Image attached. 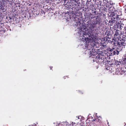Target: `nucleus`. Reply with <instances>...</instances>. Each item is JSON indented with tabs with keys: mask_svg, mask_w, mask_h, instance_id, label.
I'll return each instance as SVG.
<instances>
[{
	"mask_svg": "<svg viewBox=\"0 0 126 126\" xmlns=\"http://www.w3.org/2000/svg\"><path fill=\"white\" fill-rule=\"evenodd\" d=\"M86 24L84 23L80 24L79 26V31L80 33L79 38L82 41L84 42L85 45H88L92 40L95 38V35L91 31H90L87 28Z\"/></svg>",
	"mask_w": 126,
	"mask_h": 126,
	"instance_id": "nucleus-1",
	"label": "nucleus"
},
{
	"mask_svg": "<svg viewBox=\"0 0 126 126\" xmlns=\"http://www.w3.org/2000/svg\"><path fill=\"white\" fill-rule=\"evenodd\" d=\"M102 21L101 20H99L98 19H94L93 20L88 21L86 22L87 27L89 28L92 32L96 31V29H98L100 27L101 22Z\"/></svg>",
	"mask_w": 126,
	"mask_h": 126,
	"instance_id": "nucleus-2",
	"label": "nucleus"
},
{
	"mask_svg": "<svg viewBox=\"0 0 126 126\" xmlns=\"http://www.w3.org/2000/svg\"><path fill=\"white\" fill-rule=\"evenodd\" d=\"M92 13L90 11H87L85 12L84 16L82 18V20L83 21L88 22L92 20V19H94Z\"/></svg>",
	"mask_w": 126,
	"mask_h": 126,
	"instance_id": "nucleus-3",
	"label": "nucleus"
},
{
	"mask_svg": "<svg viewBox=\"0 0 126 126\" xmlns=\"http://www.w3.org/2000/svg\"><path fill=\"white\" fill-rule=\"evenodd\" d=\"M6 13H5L4 14H2V13L1 14V17L2 18H4V19H8L9 22L12 21L11 20H12L13 21H15L16 20V14L13 13L9 15V17H8L7 16H5Z\"/></svg>",
	"mask_w": 126,
	"mask_h": 126,
	"instance_id": "nucleus-4",
	"label": "nucleus"
},
{
	"mask_svg": "<svg viewBox=\"0 0 126 126\" xmlns=\"http://www.w3.org/2000/svg\"><path fill=\"white\" fill-rule=\"evenodd\" d=\"M106 4L105 6L107 8H108V9L111 11H113V9H115L114 7L113 6V3L112 1L111 0H107V1L106 2Z\"/></svg>",
	"mask_w": 126,
	"mask_h": 126,
	"instance_id": "nucleus-5",
	"label": "nucleus"
},
{
	"mask_svg": "<svg viewBox=\"0 0 126 126\" xmlns=\"http://www.w3.org/2000/svg\"><path fill=\"white\" fill-rule=\"evenodd\" d=\"M113 11H112L111 10V12L110 15L108 14L109 17V18H112L114 19H117V16L116 15V10H114L115 9H113Z\"/></svg>",
	"mask_w": 126,
	"mask_h": 126,
	"instance_id": "nucleus-6",
	"label": "nucleus"
},
{
	"mask_svg": "<svg viewBox=\"0 0 126 126\" xmlns=\"http://www.w3.org/2000/svg\"><path fill=\"white\" fill-rule=\"evenodd\" d=\"M92 13L93 15L94 19H98L99 20H102L101 18V16L100 14L98 13V12L94 10H92Z\"/></svg>",
	"mask_w": 126,
	"mask_h": 126,
	"instance_id": "nucleus-7",
	"label": "nucleus"
},
{
	"mask_svg": "<svg viewBox=\"0 0 126 126\" xmlns=\"http://www.w3.org/2000/svg\"><path fill=\"white\" fill-rule=\"evenodd\" d=\"M92 1L89 2H86L85 3V5L87 6L88 8H89V9L93 8L94 7V0H92ZM96 1H95V3Z\"/></svg>",
	"mask_w": 126,
	"mask_h": 126,
	"instance_id": "nucleus-8",
	"label": "nucleus"
},
{
	"mask_svg": "<svg viewBox=\"0 0 126 126\" xmlns=\"http://www.w3.org/2000/svg\"><path fill=\"white\" fill-rule=\"evenodd\" d=\"M6 10L5 5L4 3L0 1V11L3 13L5 12Z\"/></svg>",
	"mask_w": 126,
	"mask_h": 126,
	"instance_id": "nucleus-9",
	"label": "nucleus"
},
{
	"mask_svg": "<svg viewBox=\"0 0 126 126\" xmlns=\"http://www.w3.org/2000/svg\"><path fill=\"white\" fill-rule=\"evenodd\" d=\"M106 61H107V59H106L105 57L101 56H100V59H99L98 60V62L99 63H101L104 64L105 63H106V64H107L106 63Z\"/></svg>",
	"mask_w": 126,
	"mask_h": 126,
	"instance_id": "nucleus-10",
	"label": "nucleus"
},
{
	"mask_svg": "<svg viewBox=\"0 0 126 126\" xmlns=\"http://www.w3.org/2000/svg\"><path fill=\"white\" fill-rule=\"evenodd\" d=\"M79 1H78L79 2L78 6L79 7H80L81 8H84L85 6V2L84 0H79Z\"/></svg>",
	"mask_w": 126,
	"mask_h": 126,
	"instance_id": "nucleus-11",
	"label": "nucleus"
},
{
	"mask_svg": "<svg viewBox=\"0 0 126 126\" xmlns=\"http://www.w3.org/2000/svg\"><path fill=\"white\" fill-rule=\"evenodd\" d=\"M90 56L89 57V58H92L93 59V60L94 62L95 61H96L97 60L98 61L99 59H100V56Z\"/></svg>",
	"mask_w": 126,
	"mask_h": 126,
	"instance_id": "nucleus-12",
	"label": "nucleus"
},
{
	"mask_svg": "<svg viewBox=\"0 0 126 126\" xmlns=\"http://www.w3.org/2000/svg\"><path fill=\"white\" fill-rule=\"evenodd\" d=\"M110 51L111 52V53L112 55L113 54V55L117 54L118 55L119 53V51L117 49H114V48H113L112 49H110Z\"/></svg>",
	"mask_w": 126,
	"mask_h": 126,
	"instance_id": "nucleus-13",
	"label": "nucleus"
},
{
	"mask_svg": "<svg viewBox=\"0 0 126 126\" xmlns=\"http://www.w3.org/2000/svg\"><path fill=\"white\" fill-rule=\"evenodd\" d=\"M75 14V13H73V14H71V16H72L71 17H72L73 18H74L73 20L74 21L75 20H79V15L76 14Z\"/></svg>",
	"mask_w": 126,
	"mask_h": 126,
	"instance_id": "nucleus-14",
	"label": "nucleus"
},
{
	"mask_svg": "<svg viewBox=\"0 0 126 126\" xmlns=\"http://www.w3.org/2000/svg\"><path fill=\"white\" fill-rule=\"evenodd\" d=\"M107 63V65H109V66H111V67H112L114 65V61L113 59L111 60V61H106V62Z\"/></svg>",
	"mask_w": 126,
	"mask_h": 126,
	"instance_id": "nucleus-15",
	"label": "nucleus"
},
{
	"mask_svg": "<svg viewBox=\"0 0 126 126\" xmlns=\"http://www.w3.org/2000/svg\"><path fill=\"white\" fill-rule=\"evenodd\" d=\"M121 62V64L126 65V56H123Z\"/></svg>",
	"mask_w": 126,
	"mask_h": 126,
	"instance_id": "nucleus-16",
	"label": "nucleus"
},
{
	"mask_svg": "<svg viewBox=\"0 0 126 126\" xmlns=\"http://www.w3.org/2000/svg\"><path fill=\"white\" fill-rule=\"evenodd\" d=\"M74 23L73 24V26L74 27L79 26L81 24L80 21L79 20H75Z\"/></svg>",
	"mask_w": 126,
	"mask_h": 126,
	"instance_id": "nucleus-17",
	"label": "nucleus"
},
{
	"mask_svg": "<svg viewBox=\"0 0 126 126\" xmlns=\"http://www.w3.org/2000/svg\"><path fill=\"white\" fill-rule=\"evenodd\" d=\"M67 6H66L65 7H66V9H68L69 11H71L73 9V5L71 4H69L68 5H67Z\"/></svg>",
	"mask_w": 126,
	"mask_h": 126,
	"instance_id": "nucleus-18",
	"label": "nucleus"
},
{
	"mask_svg": "<svg viewBox=\"0 0 126 126\" xmlns=\"http://www.w3.org/2000/svg\"><path fill=\"white\" fill-rule=\"evenodd\" d=\"M110 20L109 21L108 24L110 25H112V24L115 23L116 19H114L112 18H110Z\"/></svg>",
	"mask_w": 126,
	"mask_h": 126,
	"instance_id": "nucleus-19",
	"label": "nucleus"
},
{
	"mask_svg": "<svg viewBox=\"0 0 126 126\" xmlns=\"http://www.w3.org/2000/svg\"><path fill=\"white\" fill-rule=\"evenodd\" d=\"M116 15L117 16V20H118L119 19H120V18L119 17V16H121L122 15V12L120 11H117L116 10Z\"/></svg>",
	"mask_w": 126,
	"mask_h": 126,
	"instance_id": "nucleus-20",
	"label": "nucleus"
},
{
	"mask_svg": "<svg viewBox=\"0 0 126 126\" xmlns=\"http://www.w3.org/2000/svg\"><path fill=\"white\" fill-rule=\"evenodd\" d=\"M8 29L7 28H2L1 30H0V34H2L3 33H4L6 31H8Z\"/></svg>",
	"mask_w": 126,
	"mask_h": 126,
	"instance_id": "nucleus-21",
	"label": "nucleus"
},
{
	"mask_svg": "<svg viewBox=\"0 0 126 126\" xmlns=\"http://www.w3.org/2000/svg\"><path fill=\"white\" fill-rule=\"evenodd\" d=\"M96 3L97 4V6L98 7L102 6V3L101 0H99Z\"/></svg>",
	"mask_w": 126,
	"mask_h": 126,
	"instance_id": "nucleus-22",
	"label": "nucleus"
},
{
	"mask_svg": "<svg viewBox=\"0 0 126 126\" xmlns=\"http://www.w3.org/2000/svg\"><path fill=\"white\" fill-rule=\"evenodd\" d=\"M102 3V6L103 7L105 6L106 4V2L107 0H101Z\"/></svg>",
	"mask_w": 126,
	"mask_h": 126,
	"instance_id": "nucleus-23",
	"label": "nucleus"
},
{
	"mask_svg": "<svg viewBox=\"0 0 126 126\" xmlns=\"http://www.w3.org/2000/svg\"><path fill=\"white\" fill-rule=\"evenodd\" d=\"M75 14H78L80 16V17H81V18H82V13L80 11H78L77 12V13H75Z\"/></svg>",
	"mask_w": 126,
	"mask_h": 126,
	"instance_id": "nucleus-24",
	"label": "nucleus"
},
{
	"mask_svg": "<svg viewBox=\"0 0 126 126\" xmlns=\"http://www.w3.org/2000/svg\"><path fill=\"white\" fill-rule=\"evenodd\" d=\"M108 66L107 67V66L106 65V69H107L108 70H109V71H110L112 69V68L111 66H109V65H107Z\"/></svg>",
	"mask_w": 126,
	"mask_h": 126,
	"instance_id": "nucleus-25",
	"label": "nucleus"
},
{
	"mask_svg": "<svg viewBox=\"0 0 126 126\" xmlns=\"http://www.w3.org/2000/svg\"><path fill=\"white\" fill-rule=\"evenodd\" d=\"M117 23L116 24V26L117 27V28H121L122 27V25L121 23L118 22V23Z\"/></svg>",
	"mask_w": 126,
	"mask_h": 126,
	"instance_id": "nucleus-26",
	"label": "nucleus"
},
{
	"mask_svg": "<svg viewBox=\"0 0 126 126\" xmlns=\"http://www.w3.org/2000/svg\"><path fill=\"white\" fill-rule=\"evenodd\" d=\"M120 64H121V62H119L118 61H116L114 63V65H119Z\"/></svg>",
	"mask_w": 126,
	"mask_h": 126,
	"instance_id": "nucleus-27",
	"label": "nucleus"
},
{
	"mask_svg": "<svg viewBox=\"0 0 126 126\" xmlns=\"http://www.w3.org/2000/svg\"><path fill=\"white\" fill-rule=\"evenodd\" d=\"M79 11V9H76L75 10V11L73 12V11H72V12H71L70 14H73V13H77Z\"/></svg>",
	"mask_w": 126,
	"mask_h": 126,
	"instance_id": "nucleus-28",
	"label": "nucleus"
},
{
	"mask_svg": "<svg viewBox=\"0 0 126 126\" xmlns=\"http://www.w3.org/2000/svg\"><path fill=\"white\" fill-rule=\"evenodd\" d=\"M43 9L44 11H48V10H48L47 6H44L43 7Z\"/></svg>",
	"mask_w": 126,
	"mask_h": 126,
	"instance_id": "nucleus-29",
	"label": "nucleus"
},
{
	"mask_svg": "<svg viewBox=\"0 0 126 126\" xmlns=\"http://www.w3.org/2000/svg\"><path fill=\"white\" fill-rule=\"evenodd\" d=\"M39 13L40 12L39 11L38 12L37 11H34L33 12V14H34V15H38Z\"/></svg>",
	"mask_w": 126,
	"mask_h": 126,
	"instance_id": "nucleus-30",
	"label": "nucleus"
},
{
	"mask_svg": "<svg viewBox=\"0 0 126 126\" xmlns=\"http://www.w3.org/2000/svg\"><path fill=\"white\" fill-rule=\"evenodd\" d=\"M123 47H117V49L119 51H120L122 50L123 49Z\"/></svg>",
	"mask_w": 126,
	"mask_h": 126,
	"instance_id": "nucleus-31",
	"label": "nucleus"
},
{
	"mask_svg": "<svg viewBox=\"0 0 126 126\" xmlns=\"http://www.w3.org/2000/svg\"><path fill=\"white\" fill-rule=\"evenodd\" d=\"M73 1L75 2V4L76 5H78V4L79 2H78V1H79V0H73Z\"/></svg>",
	"mask_w": 126,
	"mask_h": 126,
	"instance_id": "nucleus-32",
	"label": "nucleus"
},
{
	"mask_svg": "<svg viewBox=\"0 0 126 126\" xmlns=\"http://www.w3.org/2000/svg\"><path fill=\"white\" fill-rule=\"evenodd\" d=\"M40 12H41V13L42 14H45V12H44V10L42 9H41L39 10Z\"/></svg>",
	"mask_w": 126,
	"mask_h": 126,
	"instance_id": "nucleus-33",
	"label": "nucleus"
},
{
	"mask_svg": "<svg viewBox=\"0 0 126 126\" xmlns=\"http://www.w3.org/2000/svg\"><path fill=\"white\" fill-rule=\"evenodd\" d=\"M104 8L102 9V10L104 11L105 12H107V9H108V8H107L106 6H104Z\"/></svg>",
	"mask_w": 126,
	"mask_h": 126,
	"instance_id": "nucleus-34",
	"label": "nucleus"
},
{
	"mask_svg": "<svg viewBox=\"0 0 126 126\" xmlns=\"http://www.w3.org/2000/svg\"><path fill=\"white\" fill-rule=\"evenodd\" d=\"M122 40L124 42H125L126 41V38L125 37H122V38H121V40L120 39V41H121Z\"/></svg>",
	"mask_w": 126,
	"mask_h": 126,
	"instance_id": "nucleus-35",
	"label": "nucleus"
},
{
	"mask_svg": "<svg viewBox=\"0 0 126 126\" xmlns=\"http://www.w3.org/2000/svg\"><path fill=\"white\" fill-rule=\"evenodd\" d=\"M118 34L119 35V33H115L114 35V37H116L117 38V36Z\"/></svg>",
	"mask_w": 126,
	"mask_h": 126,
	"instance_id": "nucleus-36",
	"label": "nucleus"
},
{
	"mask_svg": "<svg viewBox=\"0 0 126 126\" xmlns=\"http://www.w3.org/2000/svg\"><path fill=\"white\" fill-rule=\"evenodd\" d=\"M120 44V42H117V46H119Z\"/></svg>",
	"mask_w": 126,
	"mask_h": 126,
	"instance_id": "nucleus-37",
	"label": "nucleus"
},
{
	"mask_svg": "<svg viewBox=\"0 0 126 126\" xmlns=\"http://www.w3.org/2000/svg\"><path fill=\"white\" fill-rule=\"evenodd\" d=\"M44 2L46 3H48L49 2V0H44Z\"/></svg>",
	"mask_w": 126,
	"mask_h": 126,
	"instance_id": "nucleus-38",
	"label": "nucleus"
},
{
	"mask_svg": "<svg viewBox=\"0 0 126 126\" xmlns=\"http://www.w3.org/2000/svg\"><path fill=\"white\" fill-rule=\"evenodd\" d=\"M108 32H107V33H108L107 35L108 36H109L110 35L111 36V34L109 32V31H108Z\"/></svg>",
	"mask_w": 126,
	"mask_h": 126,
	"instance_id": "nucleus-39",
	"label": "nucleus"
},
{
	"mask_svg": "<svg viewBox=\"0 0 126 126\" xmlns=\"http://www.w3.org/2000/svg\"><path fill=\"white\" fill-rule=\"evenodd\" d=\"M107 56V58L108 59H109V60L110 59V56Z\"/></svg>",
	"mask_w": 126,
	"mask_h": 126,
	"instance_id": "nucleus-40",
	"label": "nucleus"
},
{
	"mask_svg": "<svg viewBox=\"0 0 126 126\" xmlns=\"http://www.w3.org/2000/svg\"><path fill=\"white\" fill-rule=\"evenodd\" d=\"M124 42H121L120 43V44H121V45L123 46V45H124Z\"/></svg>",
	"mask_w": 126,
	"mask_h": 126,
	"instance_id": "nucleus-41",
	"label": "nucleus"
},
{
	"mask_svg": "<svg viewBox=\"0 0 126 126\" xmlns=\"http://www.w3.org/2000/svg\"><path fill=\"white\" fill-rule=\"evenodd\" d=\"M114 43H117V42H118L116 40H114Z\"/></svg>",
	"mask_w": 126,
	"mask_h": 126,
	"instance_id": "nucleus-42",
	"label": "nucleus"
},
{
	"mask_svg": "<svg viewBox=\"0 0 126 126\" xmlns=\"http://www.w3.org/2000/svg\"><path fill=\"white\" fill-rule=\"evenodd\" d=\"M100 121H101L99 119H98V121L96 120L95 121V122H100Z\"/></svg>",
	"mask_w": 126,
	"mask_h": 126,
	"instance_id": "nucleus-43",
	"label": "nucleus"
},
{
	"mask_svg": "<svg viewBox=\"0 0 126 126\" xmlns=\"http://www.w3.org/2000/svg\"><path fill=\"white\" fill-rule=\"evenodd\" d=\"M61 123V122H59V123L58 124V126H60V125Z\"/></svg>",
	"mask_w": 126,
	"mask_h": 126,
	"instance_id": "nucleus-44",
	"label": "nucleus"
},
{
	"mask_svg": "<svg viewBox=\"0 0 126 126\" xmlns=\"http://www.w3.org/2000/svg\"><path fill=\"white\" fill-rule=\"evenodd\" d=\"M66 123H67V122H62V123H63V124H61V125H62V124H63V123H65L66 124H66Z\"/></svg>",
	"mask_w": 126,
	"mask_h": 126,
	"instance_id": "nucleus-45",
	"label": "nucleus"
},
{
	"mask_svg": "<svg viewBox=\"0 0 126 126\" xmlns=\"http://www.w3.org/2000/svg\"><path fill=\"white\" fill-rule=\"evenodd\" d=\"M48 9V10H48V11H50V10H51V8H50L49 9Z\"/></svg>",
	"mask_w": 126,
	"mask_h": 126,
	"instance_id": "nucleus-46",
	"label": "nucleus"
},
{
	"mask_svg": "<svg viewBox=\"0 0 126 126\" xmlns=\"http://www.w3.org/2000/svg\"><path fill=\"white\" fill-rule=\"evenodd\" d=\"M7 27L8 29H9L10 30V31H11V29H9V28H10V27L9 26H7Z\"/></svg>",
	"mask_w": 126,
	"mask_h": 126,
	"instance_id": "nucleus-47",
	"label": "nucleus"
},
{
	"mask_svg": "<svg viewBox=\"0 0 126 126\" xmlns=\"http://www.w3.org/2000/svg\"><path fill=\"white\" fill-rule=\"evenodd\" d=\"M113 44L115 46H117V43H113Z\"/></svg>",
	"mask_w": 126,
	"mask_h": 126,
	"instance_id": "nucleus-48",
	"label": "nucleus"
},
{
	"mask_svg": "<svg viewBox=\"0 0 126 126\" xmlns=\"http://www.w3.org/2000/svg\"><path fill=\"white\" fill-rule=\"evenodd\" d=\"M121 44H120L119 46H118L117 47H122Z\"/></svg>",
	"mask_w": 126,
	"mask_h": 126,
	"instance_id": "nucleus-49",
	"label": "nucleus"
},
{
	"mask_svg": "<svg viewBox=\"0 0 126 126\" xmlns=\"http://www.w3.org/2000/svg\"><path fill=\"white\" fill-rule=\"evenodd\" d=\"M103 16H104V17L105 16H106V15L105 14H103Z\"/></svg>",
	"mask_w": 126,
	"mask_h": 126,
	"instance_id": "nucleus-50",
	"label": "nucleus"
},
{
	"mask_svg": "<svg viewBox=\"0 0 126 126\" xmlns=\"http://www.w3.org/2000/svg\"><path fill=\"white\" fill-rule=\"evenodd\" d=\"M81 117H81L80 116H79H79H78V117H77L78 119H80V118H79V117Z\"/></svg>",
	"mask_w": 126,
	"mask_h": 126,
	"instance_id": "nucleus-51",
	"label": "nucleus"
},
{
	"mask_svg": "<svg viewBox=\"0 0 126 126\" xmlns=\"http://www.w3.org/2000/svg\"><path fill=\"white\" fill-rule=\"evenodd\" d=\"M73 0H71V2H72V3H73Z\"/></svg>",
	"mask_w": 126,
	"mask_h": 126,
	"instance_id": "nucleus-52",
	"label": "nucleus"
},
{
	"mask_svg": "<svg viewBox=\"0 0 126 126\" xmlns=\"http://www.w3.org/2000/svg\"><path fill=\"white\" fill-rule=\"evenodd\" d=\"M79 91V93H81V94H83V93H81V91Z\"/></svg>",
	"mask_w": 126,
	"mask_h": 126,
	"instance_id": "nucleus-53",
	"label": "nucleus"
},
{
	"mask_svg": "<svg viewBox=\"0 0 126 126\" xmlns=\"http://www.w3.org/2000/svg\"><path fill=\"white\" fill-rule=\"evenodd\" d=\"M123 46L124 47V48H125V45H123Z\"/></svg>",
	"mask_w": 126,
	"mask_h": 126,
	"instance_id": "nucleus-54",
	"label": "nucleus"
},
{
	"mask_svg": "<svg viewBox=\"0 0 126 126\" xmlns=\"http://www.w3.org/2000/svg\"><path fill=\"white\" fill-rule=\"evenodd\" d=\"M50 67V69H51V68H52V67Z\"/></svg>",
	"mask_w": 126,
	"mask_h": 126,
	"instance_id": "nucleus-55",
	"label": "nucleus"
},
{
	"mask_svg": "<svg viewBox=\"0 0 126 126\" xmlns=\"http://www.w3.org/2000/svg\"><path fill=\"white\" fill-rule=\"evenodd\" d=\"M89 55H95L94 54H92L91 55L90 54Z\"/></svg>",
	"mask_w": 126,
	"mask_h": 126,
	"instance_id": "nucleus-56",
	"label": "nucleus"
},
{
	"mask_svg": "<svg viewBox=\"0 0 126 126\" xmlns=\"http://www.w3.org/2000/svg\"><path fill=\"white\" fill-rule=\"evenodd\" d=\"M93 121H96V119H94V120H93Z\"/></svg>",
	"mask_w": 126,
	"mask_h": 126,
	"instance_id": "nucleus-57",
	"label": "nucleus"
},
{
	"mask_svg": "<svg viewBox=\"0 0 126 126\" xmlns=\"http://www.w3.org/2000/svg\"><path fill=\"white\" fill-rule=\"evenodd\" d=\"M64 13H65H65H64V12H63V14H64Z\"/></svg>",
	"mask_w": 126,
	"mask_h": 126,
	"instance_id": "nucleus-58",
	"label": "nucleus"
},
{
	"mask_svg": "<svg viewBox=\"0 0 126 126\" xmlns=\"http://www.w3.org/2000/svg\"><path fill=\"white\" fill-rule=\"evenodd\" d=\"M125 10L126 11V8H125Z\"/></svg>",
	"mask_w": 126,
	"mask_h": 126,
	"instance_id": "nucleus-59",
	"label": "nucleus"
},
{
	"mask_svg": "<svg viewBox=\"0 0 126 126\" xmlns=\"http://www.w3.org/2000/svg\"><path fill=\"white\" fill-rule=\"evenodd\" d=\"M96 114H97V113H96V116L97 117H98L97 116V115H96Z\"/></svg>",
	"mask_w": 126,
	"mask_h": 126,
	"instance_id": "nucleus-60",
	"label": "nucleus"
},
{
	"mask_svg": "<svg viewBox=\"0 0 126 126\" xmlns=\"http://www.w3.org/2000/svg\"><path fill=\"white\" fill-rule=\"evenodd\" d=\"M109 123H108V124Z\"/></svg>",
	"mask_w": 126,
	"mask_h": 126,
	"instance_id": "nucleus-61",
	"label": "nucleus"
},
{
	"mask_svg": "<svg viewBox=\"0 0 126 126\" xmlns=\"http://www.w3.org/2000/svg\"><path fill=\"white\" fill-rule=\"evenodd\" d=\"M99 117H101L100 116H99Z\"/></svg>",
	"mask_w": 126,
	"mask_h": 126,
	"instance_id": "nucleus-62",
	"label": "nucleus"
},
{
	"mask_svg": "<svg viewBox=\"0 0 126 126\" xmlns=\"http://www.w3.org/2000/svg\"><path fill=\"white\" fill-rule=\"evenodd\" d=\"M1 0H0V1H1Z\"/></svg>",
	"mask_w": 126,
	"mask_h": 126,
	"instance_id": "nucleus-63",
	"label": "nucleus"
}]
</instances>
